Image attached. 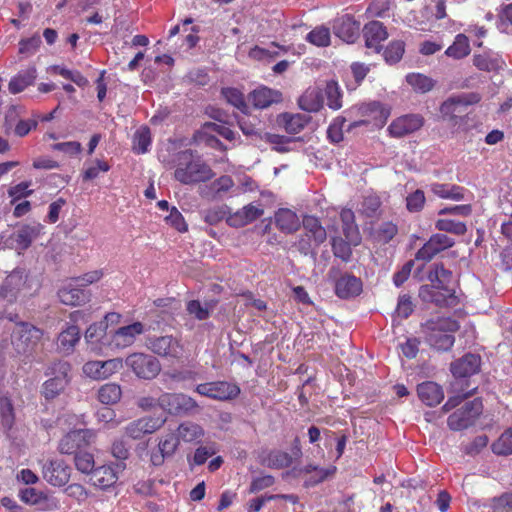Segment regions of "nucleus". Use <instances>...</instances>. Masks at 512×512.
<instances>
[{
	"instance_id": "27",
	"label": "nucleus",
	"mask_w": 512,
	"mask_h": 512,
	"mask_svg": "<svg viewBox=\"0 0 512 512\" xmlns=\"http://www.w3.org/2000/svg\"><path fill=\"white\" fill-rule=\"evenodd\" d=\"M340 218L345 238L353 245H358L361 241V237L359 229L355 224L353 211L351 209H343L340 213Z\"/></svg>"
},
{
	"instance_id": "60",
	"label": "nucleus",
	"mask_w": 512,
	"mask_h": 512,
	"mask_svg": "<svg viewBox=\"0 0 512 512\" xmlns=\"http://www.w3.org/2000/svg\"><path fill=\"white\" fill-rule=\"evenodd\" d=\"M491 507L493 512H512V493L493 498Z\"/></svg>"
},
{
	"instance_id": "62",
	"label": "nucleus",
	"mask_w": 512,
	"mask_h": 512,
	"mask_svg": "<svg viewBox=\"0 0 512 512\" xmlns=\"http://www.w3.org/2000/svg\"><path fill=\"white\" fill-rule=\"evenodd\" d=\"M65 493L70 498L75 499L78 503L85 502L89 497L88 490L79 483H72L68 485L65 489Z\"/></svg>"
},
{
	"instance_id": "34",
	"label": "nucleus",
	"mask_w": 512,
	"mask_h": 512,
	"mask_svg": "<svg viewBox=\"0 0 512 512\" xmlns=\"http://www.w3.org/2000/svg\"><path fill=\"white\" fill-rule=\"evenodd\" d=\"M121 396V387L116 383H106L97 392L98 400L105 405L116 404L121 399Z\"/></svg>"
},
{
	"instance_id": "22",
	"label": "nucleus",
	"mask_w": 512,
	"mask_h": 512,
	"mask_svg": "<svg viewBox=\"0 0 512 512\" xmlns=\"http://www.w3.org/2000/svg\"><path fill=\"white\" fill-rule=\"evenodd\" d=\"M264 211L260 206L250 203L227 217V224L231 227H243L263 215Z\"/></svg>"
},
{
	"instance_id": "23",
	"label": "nucleus",
	"mask_w": 512,
	"mask_h": 512,
	"mask_svg": "<svg viewBox=\"0 0 512 512\" xmlns=\"http://www.w3.org/2000/svg\"><path fill=\"white\" fill-rule=\"evenodd\" d=\"M480 364V356L467 353L451 364V372L455 377H469L478 372Z\"/></svg>"
},
{
	"instance_id": "10",
	"label": "nucleus",
	"mask_w": 512,
	"mask_h": 512,
	"mask_svg": "<svg viewBox=\"0 0 512 512\" xmlns=\"http://www.w3.org/2000/svg\"><path fill=\"white\" fill-rule=\"evenodd\" d=\"M95 438V433L89 429H78L67 433L59 442V451L62 454H76Z\"/></svg>"
},
{
	"instance_id": "16",
	"label": "nucleus",
	"mask_w": 512,
	"mask_h": 512,
	"mask_svg": "<svg viewBox=\"0 0 512 512\" xmlns=\"http://www.w3.org/2000/svg\"><path fill=\"white\" fill-rule=\"evenodd\" d=\"M144 332V325L141 322H134L130 325L117 329L109 342L115 348H126L131 346L136 337Z\"/></svg>"
},
{
	"instance_id": "19",
	"label": "nucleus",
	"mask_w": 512,
	"mask_h": 512,
	"mask_svg": "<svg viewBox=\"0 0 512 512\" xmlns=\"http://www.w3.org/2000/svg\"><path fill=\"white\" fill-rule=\"evenodd\" d=\"M78 283L71 282L58 291L60 301L65 305L77 306L85 304L90 300L89 291L80 288Z\"/></svg>"
},
{
	"instance_id": "4",
	"label": "nucleus",
	"mask_w": 512,
	"mask_h": 512,
	"mask_svg": "<svg viewBox=\"0 0 512 512\" xmlns=\"http://www.w3.org/2000/svg\"><path fill=\"white\" fill-rule=\"evenodd\" d=\"M483 411L482 401L474 399L466 402L461 408L454 411L447 420L451 430L459 431L474 425L477 418Z\"/></svg>"
},
{
	"instance_id": "1",
	"label": "nucleus",
	"mask_w": 512,
	"mask_h": 512,
	"mask_svg": "<svg viewBox=\"0 0 512 512\" xmlns=\"http://www.w3.org/2000/svg\"><path fill=\"white\" fill-rule=\"evenodd\" d=\"M176 161L174 178L184 185L206 182L214 176L210 166L200 156L195 155L192 150L179 152Z\"/></svg>"
},
{
	"instance_id": "54",
	"label": "nucleus",
	"mask_w": 512,
	"mask_h": 512,
	"mask_svg": "<svg viewBox=\"0 0 512 512\" xmlns=\"http://www.w3.org/2000/svg\"><path fill=\"white\" fill-rule=\"evenodd\" d=\"M222 95L228 103L244 111L247 108L243 94L236 88H224L222 89Z\"/></svg>"
},
{
	"instance_id": "35",
	"label": "nucleus",
	"mask_w": 512,
	"mask_h": 512,
	"mask_svg": "<svg viewBox=\"0 0 512 512\" xmlns=\"http://www.w3.org/2000/svg\"><path fill=\"white\" fill-rule=\"evenodd\" d=\"M431 191L438 197L451 200L463 199V188L457 185L432 183L430 185Z\"/></svg>"
},
{
	"instance_id": "31",
	"label": "nucleus",
	"mask_w": 512,
	"mask_h": 512,
	"mask_svg": "<svg viewBox=\"0 0 512 512\" xmlns=\"http://www.w3.org/2000/svg\"><path fill=\"white\" fill-rule=\"evenodd\" d=\"M120 315L117 313H107L105 315V321H101L99 323L91 324L85 333V339L89 343H97L99 342L103 336L105 335V331L107 329V322L118 321Z\"/></svg>"
},
{
	"instance_id": "25",
	"label": "nucleus",
	"mask_w": 512,
	"mask_h": 512,
	"mask_svg": "<svg viewBox=\"0 0 512 512\" xmlns=\"http://www.w3.org/2000/svg\"><path fill=\"white\" fill-rule=\"evenodd\" d=\"M417 393L420 400L427 406H436L444 398L441 386L432 381L419 384L417 387Z\"/></svg>"
},
{
	"instance_id": "37",
	"label": "nucleus",
	"mask_w": 512,
	"mask_h": 512,
	"mask_svg": "<svg viewBox=\"0 0 512 512\" xmlns=\"http://www.w3.org/2000/svg\"><path fill=\"white\" fill-rule=\"evenodd\" d=\"M151 144V131L147 126H141L133 135L132 149L135 153L143 154L148 151Z\"/></svg>"
},
{
	"instance_id": "36",
	"label": "nucleus",
	"mask_w": 512,
	"mask_h": 512,
	"mask_svg": "<svg viewBox=\"0 0 512 512\" xmlns=\"http://www.w3.org/2000/svg\"><path fill=\"white\" fill-rule=\"evenodd\" d=\"M445 54L454 59H461L470 54V45L467 36L458 34L452 45H450Z\"/></svg>"
},
{
	"instance_id": "63",
	"label": "nucleus",
	"mask_w": 512,
	"mask_h": 512,
	"mask_svg": "<svg viewBox=\"0 0 512 512\" xmlns=\"http://www.w3.org/2000/svg\"><path fill=\"white\" fill-rule=\"evenodd\" d=\"M425 203V195L422 190H416L406 198V206L410 212H418Z\"/></svg>"
},
{
	"instance_id": "41",
	"label": "nucleus",
	"mask_w": 512,
	"mask_h": 512,
	"mask_svg": "<svg viewBox=\"0 0 512 512\" xmlns=\"http://www.w3.org/2000/svg\"><path fill=\"white\" fill-rule=\"evenodd\" d=\"M203 435V429L196 423L193 422H184L180 424L177 428L176 436L179 437V440H183L185 442H192Z\"/></svg>"
},
{
	"instance_id": "43",
	"label": "nucleus",
	"mask_w": 512,
	"mask_h": 512,
	"mask_svg": "<svg viewBox=\"0 0 512 512\" xmlns=\"http://www.w3.org/2000/svg\"><path fill=\"white\" fill-rule=\"evenodd\" d=\"M407 83L415 90L426 93L434 87V81L419 73H411L406 76Z\"/></svg>"
},
{
	"instance_id": "32",
	"label": "nucleus",
	"mask_w": 512,
	"mask_h": 512,
	"mask_svg": "<svg viewBox=\"0 0 512 512\" xmlns=\"http://www.w3.org/2000/svg\"><path fill=\"white\" fill-rule=\"evenodd\" d=\"M213 393L212 399L216 400H231L240 394V388L236 384L226 381L212 382Z\"/></svg>"
},
{
	"instance_id": "26",
	"label": "nucleus",
	"mask_w": 512,
	"mask_h": 512,
	"mask_svg": "<svg viewBox=\"0 0 512 512\" xmlns=\"http://www.w3.org/2000/svg\"><path fill=\"white\" fill-rule=\"evenodd\" d=\"M275 224L284 233H293L300 227V220L295 212L290 209H279L275 213Z\"/></svg>"
},
{
	"instance_id": "51",
	"label": "nucleus",
	"mask_w": 512,
	"mask_h": 512,
	"mask_svg": "<svg viewBox=\"0 0 512 512\" xmlns=\"http://www.w3.org/2000/svg\"><path fill=\"white\" fill-rule=\"evenodd\" d=\"M352 243L348 240L345 241L340 237H335L332 239V251L335 257L341 258L343 261L347 262L350 260L352 255V249L350 247Z\"/></svg>"
},
{
	"instance_id": "48",
	"label": "nucleus",
	"mask_w": 512,
	"mask_h": 512,
	"mask_svg": "<svg viewBox=\"0 0 512 512\" xmlns=\"http://www.w3.org/2000/svg\"><path fill=\"white\" fill-rule=\"evenodd\" d=\"M435 227L440 231H445L455 235H463L467 231L465 223L446 218L437 220Z\"/></svg>"
},
{
	"instance_id": "44",
	"label": "nucleus",
	"mask_w": 512,
	"mask_h": 512,
	"mask_svg": "<svg viewBox=\"0 0 512 512\" xmlns=\"http://www.w3.org/2000/svg\"><path fill=\"white\" fill-rule=\"evenodd\" d=\"M431 282H437V288L445 289L452 280V272L444 267L443 264H435L433 270L428 274Z\"/></svg>"
},
{
	"instance_id": "18",
	"label": "nucleus",
	"mask_w": 512,
	"mask_h": 512,
	"mask_svg": "<svg viewBox=\"0 0 512 512\" xmlns=\"http://www.w3.org/2000/svg\"><path fill=\"white\" fill-rule=\"evenodd\" d=\"M249 101L257 109H265L282 101V94L278 90L262 86L249 93Z\"/></svg>"
},
{
	"instance_id": "59",
	"label": "nucleus",
	"mask_w": 512,
	"mask_h": 512,
	"mask_svg": "<svg viewBox=\"0 0 512 512\" xmlns=\"http://www.w3.org/2000/svg\"><path fill=\"white\" fill-rule=\"evenodd\" d=\"M336 472L335 466H329L328 468H318V471L311 474L305 481L306 486H315L327 478L333 476Z\"/></svg>"
},
{
	"instance_id": "52",
	"label": "nucleus",
	"mask_w": 512,
	"mask_h": 512,
	"mask_svg": "<svg viewBox=\"0 0 512 512\" xmlns=\"http://www.w3.org/2000/svg\"><path fill=\"white\" fill-rule=\"evenodd\" d=\"M179 443V437L176 436V433L170 432L159 441L158 449L162 451L164 455L172 457L176 452Z\"/></svg>"
},
{
	"instance_id": "17",
	"label": "nucleus",
	"mask_w": 512,
	"mask_h": 512,
	"mask_svg": "<svg viewBox=\"0 0 512 512\" xmlns=\"http://www.w3.org/2000/svg\"><path fill=\"white\" fill-rule=\"evenodd\" d=\"M360 25L351 16L344 15L334 21V34L346 43H353L359 35Z\"/></svg>"
},
{
	"instance_id": "2",
	"label": "nucleus",
	"mask_w": 512,
	"mask_h": 512,
	"mask_svg": "<svg viewBox=\"0 0 512 512\" xmlns=\"http://www.w3.org/2000/svg\"><path fill=\"white\" fill-rule=\"evenodd\" d=\"M422 329L430 346L446 351L454 344L453 333L459 329V324L452 318H438L427 321Z\"/></svg>"
},
{
	"instance_id": "45",
	"label": "nucleus",
	"mask_w": 512,
	"mask_h": 512,
	"mask_svg": "<svg viewBox=\"0 0 512 512\" xmlns=\"http://www.w3.org/2000/svg\"><path fill=\"white\" fill-rule=\"evenodd\" d=\"M74 463L76 469L83 474L90 475L95 468L93 454L82 450L75 454Z\"/></svg>"
},
{
	"instance_id": "28",
	"label": "nucleus",
	"mask_w": 512,
	"mask_h": 512,
	"mask_svg": "<svg viewBox=\"0 0 512 512\" xmlns=\"http://www.w3.org/2000/svg\"><path fill=\"white\" fill-rule=\"evenodd\" d=\"M303 227L306 231V236L312 239L314 246L318 247L327 239L325 228L320 224L319 220L314 216H306L303 219Z\"/></svg>"
},
{
	"instance_id": "6",
	"label": "nucleus",
	"mask_w": 512,
	"mask_h": 512,
	"mask_svg": "<svg viewBox=\"0 0 512 512\" xmlns=\"http://www.w3.org/2000/svg\"><path fill=\"white\" fill-rule=\"evenodd\" d=\"M481 100L477 93H465L451 96L440 106V113L445 119L455 120L467 113L470 105L476 104Z\"/></svg>"
},
{
	"instance_id": "50",
	"label": "nucleus",
	"mask_w": 512,
	"mask_h": 512,
	"mask_svg": "<svg viewBox=\"0 0 512 512\" xmlns=\"http://www.w3.org/2000/svg\"><path fill=\"white\" fill-rule=\"evenodd\" d=\"M325 95L327 97V105L334 110L342 107L341 92L336 82H328L325 88Z\"/></svg>"
},
{
	"instance_id": "3",
	"label": "nucleus",
	"mask_w": 512,
	"mask_h": 512,
	"mask_svg": "<svg viewBox=\"0 0 512 512\" xmlns=\"http://www.w3.org/2000/svg\"><path fill=\"white\" fill-rule=\"evenodd\" d=\"M70 364L65 361H55L46 370L45 375L50 378L42 386V395L46 400L59 396L70 382Z\"/></svg>"
},
{
	"instance_id": "42",
	"label": "nucleus",
	"mask_w": 512,
	"mask_h": 512,
	"mask_svg": "<svg viewBox=\"0 0 512 512\" xmlns=\"http://www.w3.org/2000/svg\"><path fill=\"white\" fill-rule=\"evenodd\" d=\"M292 457L283 451H272L268 454L263 464L269 468L282 469L290 466Z\"/></svg>"
},
{
	"instance_id": "30",
	"label": "nucleus",
	"mask_w": 512,
	"mask_h": 512,
	"mask_svg": "<svg viewBox=\"0 0 512 512\" xmlns=\"http://www.w3.org/2000/svg\"><path fill=\"white\" fill-rule=\"evenodd\" d=\"M60 508V501L51 492L34 490V512H51Z\"/></svg>"
},
{
	"instance_id": "58",
	"label": "nucleus",
	"mask_w": 512,
	"mask_h": 512,
	"mask_svg": "<svg viewBox=\"0 0 512 512\" xmlns=\"http://www.w3.org/2000/svg\"><path fill=\"white\" fill-rule=\"evenodd\" d=\"M419 297L424 302H432L437 305L442 304V302L444 301L442 295L437 290V288H435L434 286H430V285H423L420 287Z\"/></svg>"
},
{
	"instance_id": "38",
	"label": "nucleus",
	"mask_w": 512,
	"mask_h": 512,
	"mask_svg": "<svg viewBox=\"0 0 512 512\" xmlns=\"http://www.w3.org/2000/svg\"><path fill=\"white\" fill-rule=\"evenodd\" d=\"M32 84V71L26 69L20 71L13 76L8 84L9 92L12 94H18L23 92L27 87Z\"/></svg>"
},
{
	"instance_id": "33",
	"label": "nucleus",
	"mask_w": 512,
	"mask_h": 512,
	"mask_svg": "<svg viewBox=\"0 0 512 512\" xmlns=\"http://www.w3.org/2000/svg\"><path fill=\"white\" fill-rule=\"evenodd\" d=\"M79 340L80 329L77 325L73 324L59 334V348L64 352L70 353Z\"/></svg>"
},
{
	"instance_id": "20",
	"label": "nucleus",
	"mask_w": 512,
	"mask_h": 512,
	"mask_svg": "<svg viewBox=\"0 0 512 512\" xmlns=\"http://www.w3.org/2000/svg\"><path fill=\"white\" fill-rule=\"evenodd\" d=\"M362 281L351 275H342L335 284V293L341 299H349L358 296L362 292Z\"/></svg>"
},
{
	"instance_id": "12",
	"label": "nucleus",
	"mask_w": 512,
	"mask_h": 512,
	"mask_svg": "<svg viewBox=\"0 0 512 512\" xmlns=\"http://www.w3.org/2000/svg\"><path fill=\"white\" fill-rule=\"evenodd\" d=\"M122 368V360L119 358L109 359L106 361H88L83 367V373L94 380H103L109 378Z\"/></svg>"
},
{
	"instance_id": "21",
	"label": "nucleus",
	"mask_w": 512,
	"mask_h": 512,
	"mask_svg": "<svg viewBox=\"0 0 512 512\" xmlns=\"http://www.w3.org/2000/svg\"><path fill=\"white\" fill-rule=\"evenodd\" d=\"M365 45L376 52L380 51L381 42L387 39L388 33L385 26L379 21H371L363 28Z\"/></svg>"
},
{
	"instance_id": "24",
	"label": "nucleus",
	"mask_w": 512,
	"mask_h": 512,
	"mask_svg": "<svg viewBox=\"0 0 512 512\" xmlns=\"http://www.w3.org/2000/svg\"><path fill=\"white\" fill-rule=\"evenodd\" d=\"M310 121V117L305 114L281 113L277 116L276 123L289 134L301 132Z\"/></svg>"
},
{
	"instance_id": "49",
	"label": "nucleus",
	"mask_w": 512,
	"mask_h": 512,
	"mask_svg": "<svg viewBox=\"0 0 512 512\" xmlns=\"http://www.w3.org/2000/svg\"><path fill=\"white\" fill-rule=\"evenodd\" d=\"M494 453L499 455L512 454V429L506 430L492 445Z\"/></svg>"
},
{
	"instance_id": "7",
	"label": "nucleus",
	"mask_w": 512,
	"mask_h": 512,
	"mask_svg": "<svg viewBox=\"0 0 512 512\" xmlns=\"http://www.w3.org/2000/svg\"><path fill=\"white\" fill-rule=\"evenodd\" d=\"M146 345L154 354L164 358L179 359L184 351L180 340L172 335L150 337Z\"/></svg>"
},
{
	"instance_id": "47",
	"label": "nucleus",
	"mask_w": 512,
	"mask_h": 512,
	"mask_svg": "<svg viewBox=\"0 0 512 512\" xmlns=\"http://www.w3.org/2000/svg\"><path fill=\"white\" fill-rule=\"evenodd\" d=\"M229 211L225 205L215 206L201 212L203 220L209 225H216L224 218L227 219Z\"/></svg>"
},
{
	"instance_id": "46",
	"label": "nucleus",
	"mask_w": 512,
	"mask_h": 512,
	"mask_svg": "<svg viewBox=\"0 0 512 512\" xmlns=\"http://www.w3.org/2000/svg\"><path fill=\"white\" fill-rule=\"evenodd\" d=\"M0 423L5 431L10 430L14 423L13 407L6 396L0 397Z\"/></svg>"
},
{
	"instance_id": "11",
	"label": "nucleus",
	"mask_w": 512,
	"mask_h": 512,
	"mask_svg": "<svg viewBox=\"0 0 512 512\" xmlns=\"http://www.w3.org/2000/svg\"><path fill=\"white\" fill-rule=\"evenodd\" d=\"M165 422V418L145 416L130 422L125 427V434L134 440H138L146 434L156 432L165 424Z\"/></svg>"
},
{
	"instance_id": "29",
	"label": "nucleus",
	"mask_w": 512,
	"mask_h": 512,
	"mask_svg": "<svg viewBox=\"0 0 512 512\" xmlns=\"http://www.w3.org/2000/svg\"><path fill=\"white\" fill-rule=\"evenodd\" d=\"M299 107L307 112H317L323 106V94L318 88H309L298 100Z\"/></svg>"
},
{
	"instance_id": "53",
	"label": "nucleus",
	"mask_w": 512,
	"mask_h": 512,
	"mask_svg": "<svg viewBox=\"0 0 512 512\" xmlns=\"http://www.w3.org/2000/svg\"><path fill=\"white\" fill-rule=\"evenodd\" d=\"M404 43L402 41L391 42L384 51L385 61L389 64L397 63L403 56Z\"/></svg>"
},
{
	"instance_id": "15",
	"label": "nucleus",
	"mask_w": 512,
	"mask_h": 512,
	"mask_svg": "<svg viewBox=\"0 0 512 512\" xmlns=\"http://www.w3.org/2000/svg\"><path fill=\"white\" fill-rule=\"evenodd\" d=\"M454 243V240L445 234H434L423 247L417 251L415 259L428 262L438 253L452 247Z\"/></svg>"
},
{
	"instance_id": "9",
	"label": "nucleus",
	"mask_w": 512,
	"mask_h": 512,
	"mask_svg": "<svg viewBox=\"0 0 512 512\" xmlns=\"http://www.w3.org/2000/svg\"><path fill=\"white\" fill-rule=\"evenodd\" d=\"M158 406L169 414L181 415L197 408V403L182 393H163L158 397Z\"/></svg>"
},
{
	"instance_id": "57",
	"label": "nucleus",
	"mask_w": 512,
	"mask_h": 512,
	"mask_svg": "<svg viewBox=\"0 0 512 512\" xmlns=\"http://www.w3.org/2000/svg\"><path fill=\"white\" fill-rule=\"evenodd\" d=\"M187 312L198 320H206L210 316L208 306L202 305L198 300H191L186 306Z\"/></svg>"
},
{
	"instance_id": "14",
	"label": "nucleus",
	"mask_w": 512,
	"mask_h": 512,
	"mask_svg": "<svg viewBox=\"0 0 512 512\" xmlns=\"http://www.w3.org/2000/svg\"><path fill=\"white\" fill-rule=\"evenodd\" d=\"M423 125L424 118L421 115L407 114L393 120L388 127V131L391 136L402 138L418 131Z\"/></svg>"
},
{
	"instance_id": "56",
	"label": "nucleus",
	"mask_w": 512,
	"mask_h": 512,
	"mask_svg": "<svg viewBox=\"0 0 512 512\" xmlns=\"http://www.w3.org/2000/svg\"><path fill=\"white\" fill-rule=\"evenodd\" d=\"M473 63L479 70L488 72L497 70L501 66L497 58H491L485 54L475 55Z\"/></svg>"
},
{
	"instance_id": "61",
	"label": "nucleus",
	"mask_w": 512,
	"mask_h": 512,
	"mask_svg": "<svg viewBox=\"0 0 512 512\" xmlns=\"http://www.w3.org/2000/svg\"><path fill=\"white\" fill-rule=\"evenodd\" d=\"M345 118L337 117L334 122L328 127V138L334 142L339 143L343 140V127L345 125Z\"/></svg>"
},
{
	"instance_id": "39",
	"label": "nucleus",
	"mask_w": 512,
	"mask_h": 512,
	"mask_svg": "<svg viewBox=\"0 0 512 512\" xmlns=\"http://www.w3.org/2000/svg\"><path fill=\"white\" fill-rule=\"evenodd\" d=\"M234 186L232 178L228 175H223L213 181L208 188V191H203L202 195L206 197L217 198L222 193L229 191Z\"/></svg>"
},
{
	"instance_id": "40",
	"label": "nucleus",
	"mask_w": 512,
	"mask_h": 512,
	"mask_svg": "<svg viewBox=\"0 0 512 512\" xmlns=\"http://www.w3.org/2000/svg\"><path fill=\"white\" fill-rule=\"evenodd\" d=\"M305 39L317 47H327L331 41L330 30L323 25L317 26L306 35Z\"/></svg>"
},
{
	"instance_id": "13",
	"label": "nucleus",
	"mask_w": 512,
	"mask_h": 512,
	"mask_svg": "<svg viewBox=\"0 0 512 512\" xmlns=\"http://www.w3.org/2000/svg\"><path fill=\"white\" fill-rule=\"evenodd\" d=\"M71 468L62 460H49L42 466L43 478L52 486L61 487L68 483Z\"/></svg>"
},
{
	"instance_id": "8",
	"label": "nucleus",
	"mask_w": 512,
	"mask_h": 512,
	"mask_svg": "<svg viewBox=\"0 0 512 512\" xmlns=\"http://www.w3.org/2000/svg\"><path fill=\"white\" fill-rule=\"evenodd\" d=\"M125 469V464H107L95 467L90 474L89 483L100 489L109 490L114 487L119 479V472Z\"/></svg>"
},
{
	"instance_id": "64",
	"label": "nucleus",
	"mask_w": 512,
	"mask_h": 512,
	"mask_svg": "<svg viewBox=\"0 0 512 512\" xmlns=\"http://www.w3.org/2000/svg\"><path fill=\"white\" fill-rule=\"evenodd\" d=\"M275 483V478L272 475H264L252 479L249 486V493H257L266 488L271 487Z\"/></svg>"
},
{
	"instance_id": "55",
	"label": "nucleus",
	"mask_w": 512,
	"mask_h": 512,
	"mask_svg": "<svg viewBox=\"0 0 512 512\" xmlns=\"http://www.w3.org/2000/svg\"><path fill=\"white\" fill-rule=\"evenodd\" d=\"M398 228L392 222H384L375 230V237L382 243H388L397 234Z\"/></svg>"
},
{
	"instance_id": "5",
	"label": "nucleus",
	"mask_w": 512,
	"mask_h": 512,
	"mask_svg": "<svg viewBox=\"0 0 512 512\" xmlns=\"http://www.w3.org/2000/svg\"><path fill=\"white\" fill-rule=\"evenodd\" d=\"M126 366L131 368L138 378L151 380L161 371V364L157 358L144 353H133L125 360Z\"/></svg>"
}]
</instances>
